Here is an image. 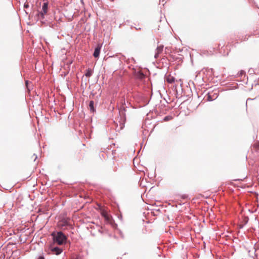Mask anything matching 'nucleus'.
<instances>
[{
	"mask_svg": "<svg viewBox=\"0 0 259 259\" xmlns=\"http://www.w3.org/2000/svg\"><path fill=\"white\" fill-rule=\"evenodd\" d=\"M85 75H86L87 76H88V77L91 76L92 75V72H91V71H88L86 73Z\"/></svg>",
	"mask_w": 259,
	"mask_h": 259,
	"instance_id": "f8f14e48",
	"label": "nucleus"
},
{
	"mask_svg": "<svg viewBox=\"0 0 259 259\" xmlns=\"http://www.w3.org/2000/svg\"><path fill=\"white\" fill-rule=\"evenodd\" d=\"M165 120H166V119H167V117H165Z\"/></svg>",
	"mask_w": 259,
	"mask_h": 259,
	"instance_id": "dca6fc26",
	"label": "nucleus"
},
{
	"mask_svg": "<svg viewBox=\"0 0 259 259\" xmlns=\"http://www.w3.org/2000/svg\"><path fill=\"white\" fill-rule=\"evenodd\" d=\"M48 11V3H44L42 7V12H40L38 14V16L43 19L44 18V15L46 14Z\"/></svg>",
	"mask_w": 259,
	"mask_h": 259,
	"instance_id": "f03ea898",
	"label": "nucleus"
},
{
	"mask_svg": "<svg viewBox=\"0 0 259 259\" xmlns=\"http://www.w3.org/2000/svg\"><path fill=\"white\" fill-rule=\"evenodd\" d=\"M253 147L256 149H259V141L256 142L254 145H253Z\"/></svg>",
	"mask_w": 259,
	"mask_h": 259,
	"instance_id": "9d476101",
	"label": "nucleus"
},
{
	"mask_svg": "<svg viewBox=\"0 0 259 259\" xmlns=\"http://www.w3.org/2000/svg\"><path fill=\"white\" fill-rule=\"evenodd\" d=\"M165 120H166V119H167V117H165Z\"/></svg>",
	"mask_w": 259,
	"mask_h": 259,
	"instance_id": "2eb2a0df",
	"label": "nucleus"
},
{
	"mask_svg": "<svg viewBox=\"0 0 259 259\" xmlns=\"http://www.w3.org/2000/svg\"><path fill=\"white\" fill-rule=\"evenodd\" d=\"M136 76L138 78L142 79L144 78L145 75L142 72L139 71L136 73Z\"/></svg>",
	"mask_w": 259,
	"mask_h": 259,
	"instance_id": "0eeeda50",
	"label": "nucleus"
},
{
	"mask_svg": "<svg viewBox=\"0 0 259 259\" xmlns=\"http://www.w3.org/2000/svg\"><path fill=\"white\" fill-rule=\"evenodd\" d=\"M101 214H102V215L104 218H105L106 216H107V215H108V214L107 213V212L106 211H105V210H103V211H102V212H101Z\"/></svg>",
	"mask_w": 259,
	"mask_h": 259,
	"instance_id": "9b49d317",
	"label": "nucleus"
},
{
	"mask_svg": "<svg viewBox=\"0 0 259 259\" xmlns=\"http://www.w3.org/2000/svg\"><path fill=\"white\" fill-rule=\"evenodd\" d=\"M51 251L53 254L59 255L62 252V249L58 247H55L51 249Z\"/></svg>",
	"mask_w": 259,
	"mask_h": 259,
	"instance_id": "20e7f679",
	"label": "nucleus"
},
{
	"mask_svg": "<svg viewBox=\"0 0 259 259\" xmlns=\"http://www.w3.org/2000/svg\"><path fill=\"white\" fill-rule=\"evenodd\" d=\"M166 81L169 83H172L175 82V78L170 75H167L166 77Z\"/></svg>",
	"mask_w": 259,
	"mask_h": 259,
	"instance_id": "423d86ee",
	"label": "nucleus"
},
{
	"mask_svg": "<svg viewBox=\"0 0 259 259\" xmlns=\"http://www.w3.org/2000/svg\"><path fill=\"white\" fill-rule=\"evenodd\" d=\"M53 241L58 245H62L67 239L66 236L62 232H53L52 233Z\"/></svg>",
	"mask_w": 259,
	"mask_h": 259,
	"instance_id": "f257e3e1",
	"label": "nucleus"
},
{
	"mask_svg": "<svg viewBox=\"0 0 259 259\" xmlns=\"http://www.w3.org/2000/svg\"><path fill=\"white\" fill-rule=\"evenodd\" d=\"M28 84H29V81L28 80H26L25 81V85H26L27 88L28 89V90H29V89L28 88Z\"/></svg>",
	"mask_w": 259,
	"mask_h": 259,
	"instance_id": "ddd939ff",
	"label": "nucleus"
},
{
	"mask_svg": "<svg viewBox=\"0 0 259 259\" xmlns=\"http://www.w3.org/2000/svg\"><path fill=\"white\" fill-rule=\"evenodd\" d=\"M94 101H90V104H89V107H90V110L92 112L94 111Z\"/></svg>",
	"mask_w": 259,
	"mask_h": 259,
	"instance_id": "1a4fd4ad",
	"label": "nucleus"
},
{
	"mask_svg": "<svg viewBox=\"0 0 259 259\" xmlns=\"http://www.w3.org/2000/svg\"><path fill=\"white\" fill-rule=\"evenodd\" d=\"M101 45L100 44H98L97 47L95 48V51H94V56L95 57V58H98L100 55V50L101 49Z\"/></svg>",
	"mask_w": 259,
	"mask_h": 259,
	"instance_id": "7ed1b4c3",
	"label": "nucleus"
},
{
	"mask_svg": "<svg viewBox=\"0 0 259 259\" xmlns=\"http://www.w3.org/2000/svg\"><path fill=\"white\" fill-rule=\"evenodd\" d=\"M163 49V46H158L156 49V52L155 54L154 57L155 58H157L159 56V55L162 53Z\"/></svg>",
	"mask_w": 259,
	"mask_h": 259,
	"instance_id": "39448f33",
	"label": "nucleus"
},
{
	"mask_svg": "<svg viewBox=\"0 0 259 259\" xmlns=\"http://www.w3.org/2000/svg\"><path fill=\"white\" fill-rule=\"evenodd\" d=\"M105 221L108 223H112V218L109 214L106 216L105 218Z\"/></svg>",
	"mask_w": 259,
	"mask_h": 259,
	"instance_id": "6e6552de",
	"label": "nucleus"
},
{
	"mask_svg": "<svg viewBox=\"0 0 259 259\" xmlns=\"http://www.w3.org/2000/svg\"><path fill=\"white\" fill-rule=\"evenodd\" d=\"M38 259H45L44 257L42 256H40L39 257H38Z\"/></svg>",
	"mask_w": 259,
	"mask_h": 259,
	"instance_id": "4468645a",
	"label": "nucleus"
}]
</instances>
